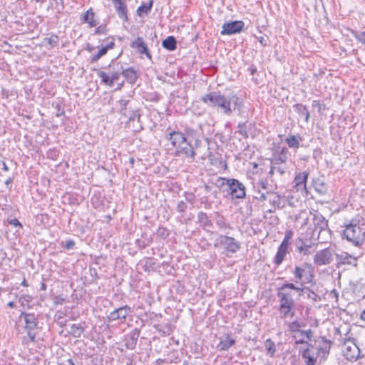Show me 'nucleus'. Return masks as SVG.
<instances>
[{"label":"nucleus","instance_id":"obj_55","mask_svg":"<svg viewBox=\"0 0 365 365\" xmlns=\"http://www.w3.org/2000/svg\"><path fill=\"white\" fill-rule=\"evenodd\" d=\"M9 223L14 227H19V228H22L21 223L16 218L9 220Z\"/></svg>","mask_w":365,"mask_h":365},{"label":"nucleus","instance_id":"obj_26","mask_svg":"<svg viewBox=\"0 0 365 365\" xmlns=\"http://www.w3.org/2000/svg\"><path fill=\"white\" fill-rule=\"evenodd\" d=\"M21 315L24 317L26 329H34L37 327L38 322L34 314L22 313Z\"/></svg>","mask_w":365,"mask_h":365},{"label":"nucleus","instance_id":"obj_17","mask_svg":"<svg viewBox=\"0 0 365 365\" xmlns=\"http://www.w3.org/2000/svg\"><path fill=\"white\" fill-rule=\"evenodd\" d=\"M180 361L179 357V353L178 350H173L170 351L165 358L163 359H158L155 364L156 365H163V364H178Z\"/></svg>","mask_w":365,"mask_h":365},{"label":"nucleus","instance_id":"obj_40","mask_svg":"<svg viewBox=\"0 0 365 365\" xmlns=\"http://www.w3.org/2000/svg\"><path fill=\"white\" fill-rule=\"evenodd\" d=\"M264 346L267 352L271 357H273L276 351L275 344L271 339H266Z\"/></svg>","mask_w":365,"mask_h":365},{"label":"nucleus","instance_id":"obj_60","mask_svg":"<svg viewBox=\"0 0 365 365\" xmlns=\"http://www.w3.org/2000/svg\"><path fill=\"white\" fill-rule=\"evenodd\" d=\"M63 302H64V299L60 296H56L54 298V303L55 304H61Z\"/></svg>","mask_w":365,"mask_h":365},{"label":"nucleus","instance_id":"obj_16","mask_svg":"<svg viewBox=\"0 0 365 365\" xmlns=\"http://www.w3.org/2000/svg\"><path fill=\"white\" fill-rule=\"evenodd\" d=\"M115 11L123 22L128 21L127 0H115Z\"/></svg>","mask_w":365,"mask_h":365},{"label":"nucleus","instance_id":"obj_28","mask_svg":"<svg viewBox=\"0 0 365 365\" xmlns=\"http://www.w3.org/2000/svg\"><path fill=\"white\" fill-rule=\"evenodd\" d=\"M139 334L136 330L130 333L129 335L125 336V345L129 349H133L137 343Z\"/></svg>","mask_w":365,"mask_h":365},{"label":"nucleus","instance_id":"obj_62","mask_svg":"<svg viewBox=\"0 0 365 365\" xmlns=\"http://www.w3.org/2000/svg\"><path fill=\"white\" fill-rule=\"evenodd\" d=\"M36 217L38 219H40L41 221H43L44 217H46V219L48 218V215L46 213H41V214L37 215Z\"/></svg>","mask_w":365,"mask_h":365},{"label":"nucleus","instance_id":"obj_49","mask_svg":"<svg viewBox=\"0 0 365 365\" xmlns=\"http://www.w3.org/2000/svg\"><path fill=\"white\" fill-rule=\"evenodd\" d=\"M152 242V239L151 238H147L144 240H136V245H138V247L143 249V248H145L146 247H148Z\"/></svg>","mask_w":365,"mask_h":365},{"label":"nucleus","instance_id":"obj_35","mask_svg":"<svg viewBox=\"0 0 365 365\" xmlns=\"http://www.w3.org/2000/svg\"><path fill=\"white\" fill-rule=\"evenodd\" d=\"M296 246L297 250L302 253L304 255H309L310 253L309 248H311V245H307L305 243L302 239L298 238L296 241Z\"/></svg>","mask_w":365,"mask_h":365},{"label":"nucleus","instance_id":"obj_22","mask_svg":"<svg viewBox=\"0 0 365 365\" xmlns=\"http://www.w3.org/2000/svg\"><path fill=\"white\" fill-rule=\"evenodd\" d=\"M294 110L298 114L300 118H304L305 123H308L310 118V113L308 110L307 106L302 103H296L293 105Z\"/></svg>","mask_w":365,"mask_h":365},{"label":"nucleus","instance_id":"obj_25","mask_svg":"<svg viewBox=\"0 0 365 365\" xmlns=\"http://www.w3.org/2000/svg\"><path fill=\"white\" fill-rule=\"evenodd\" d=\"M197 219L198 222L200 223L204 230L208 232L210 229L212 228L213 224L212 221L209 219L207 213L202 211L199 212L197 214Z\"/></svg>","mask_w":365,"mask_h":365},{"label":"nucleus","instance_id":"obj_42","mask_svg":"<svg viewBox=\"0 0 365 365\" xmlns=\"http://www.w3.org/2000/svg\"><path fill=\"white\" fill-rule=\"evenodd\" d=\"M158 329L160 332H162L164 336H169L173 331L172 326L169 324L158 325Z\"/></svg>","mask_w":365,"mask_h":365},{"label":"nucleus","instance_id":"obj_29","mask_svg":"<svg viewBox=\"0 0 365 365\" xmlns=\"http://www.w3.org/2000/svg\"><path fill=\"white\" fill-rule=\"evenodd\" d=\"M313 186L314 187L315 191L319 195H325L328 192L327 184L320 179H317L314 180Z\"/></svg>","mask_w":365,"mask_h":365},{"label":"nucleus","instance_id":"obj_2","mask_svg":"<svg viewBox=\"0 0 365 365\" xmlns=\"http://www.w3.org/2000/svg\"><path fill=\"white\" fill-rule=\"evenodd\" d=\"M201 101L208 107L220 111L226 115H230L233 110L239 111L243 107L242 101L237 96L227 98L220 91L207 93L201 97Z\"/></svg>","mask_w":365,"mask_h":365},{"label":"nucleus","instance_id":"obj_34","mask_svg":"<svg viewBox=\"0 0 365 365\" xmlns=\"http://www.w3.org/2000/svg\"><path fill=\"white\" fill-rule=\"evenodd\" d=\"M84 331V328L81 324H73L68 331L69 335L75 338L80 337Z\"/></svg>","mask_w":365,"mask_h":365},{"label":"nucleus","instance_id":"obj_38","mask_svg":"<svg viewBox=\"0 0 365 365\" xmlns=\"http://www.w3.org/2000/svg\"><path fill=\"white\" fill-rule=\"evenodd\" d=\"M153 0H150L148 3L141 4L137 9V14L139 16H142L143 14H148L153 7Z\"/></svg>","mask_w":365,"mask_h":365},{"label":"nucleus","instance_id":"obj_8","mask_svg":"<svg viewBox=\"0 0 365 365\" xmlns=\"http://www.w3.org/2000/svg\"><path fill=\"white\" fill-rule=\"evenodd\" d=\"M259 196L255 197L260 201L268 200L273 209L269 210V212H273L276 209H282L286 206L287 200L284 195H281L274 191H267L261 192L259 191Z\"/></svg>","mask_w":365,"mask_h":365},{"label":"nucleus","instance_id":"obj_21","mask_svg":"<svg viewBox=\"0 0 365 365\" xmlns=\"http://www.w3.org/2000/svg\"><path fill=\"white\" fill-rule=\"evenodd\" d=\"M82 24H87L89 28L95 27L97 25V22L95 19V14L92 9L87 10L83 13L81 18Z\"/></svg>","mask_w":365,"mask_h":365},{"label":"nucleus","instance_id":"obj_44","mask_svg":"<svg viewBox=\"0 0 365 365\" xmlns=\"http://www.w3.org/2000/svg\"><path fill=\"white\" fill-rule=\"evenodd\" d=\"M99 76L101 78V81L106 85L111 86L113 84V76H108L106 73L103 71L100 72Z\"/></svg>","mask_w":365,"mask_h":365},{"label":"nucleus","instance_id":"obj_63","mask_svg":"<svg viewBox=\"0 0 365 365\" xmlns=\"http://www.w3.org/2000/svg\"><path fill=\"white\" fill-rule=\"evenodd\" d=\"M258 41L259 42V43L262 46H267V41L264 39V37L262 36H260L258 38Z\"/></svg>","mask_w":365,"mask_h":365},{"label":"nucleus","instance_id":"obj_18","mask_svg":"<svg viewBox=\"0 0 365 365\" xmlns=\"http://www.w3.org/2000/svg\"><path fill=\"white\" fill-rule=\"evenodd\" d=\"M308 176L309 172L307 171L297 173L293 180L294 187H296L297 190L300 189L306 190V184L307 182Z\"/></svg>","mask_w":365,"mask_h":365},{"label":"nucleus","instance_id":"obj_61","mask_svg":"<svg viewBox=\"0 0 365 365\" xmlns=\"http://www.w3.org/2000/svg\"><path fill=\"white\" fill-rule=\"evenodd\" d=\"M151 96H152L151 101H159L160 95L158 93H157L156 92L152 93Z\"/></svg>","mask_w":365,"mask_h":365},{"label":"nucleus","instance_id":"obj_57","mask_svg":"<svg viewBox=\"0 0 365 365\" xmlns=\"http://www.w3.org/2000/svg\"><path fill=\"white\" fill-rule=\"evenodd\" d=\"M185 199H186V200H187L188 202H190V203H191V204L192 205V204H194V202H195V195H194L193 194H192V193H191V194H187V195H186V196H185Z\"/></svg>","mask_w":365,"mask_h":365},{"label":"nucleus","instance_id":"obj_59","mask_svg":"<svg viewBox=\"0 0 365 365\" xmlns=\"http://www.w3.org/2000/svg\"><path fill=\"white\" fill-rule=\"evenodd\" d=\"M248 71L250 72V75L254 76L255 73L257 72V68L255 66H251L248 68Z\"/></svg>","mask_w":365,"mask_h":365},{"label":"nucleus","instance_id":"obj_48","mask_svg":"<svg viewBox=\"0 0 365 365\" xmlns=\"http://www.w3.org/2000/svg\"><path fill=\"white\" fill-rule=\"evenodd\" d=\"M44 41L51 46H56L59 42V38L57 35L53 34L50 37L46 38Z\"/></svg>","mask_w":365,"mask_h":365},{"label":"nucleus","instance_id":"obj_27","mask_svg":"<svg viewBox=\"0 0 365 365\" xmlns=\"http://www.w3.org/2000/svg\"><path fill=\"white\" fill-rule=\"evenodd\" d=\"M122 76L126 79V81L130 83H134L137 78H138V74L137 71H135L133 68L129 67L125 70H123L121 73Z\"/></svg>","mask_w":365,"mask_h":365},{"label":"nucleus","instance_id":"obj_58","mask_svg":"<svg viewBox=\"0 0 365 365\" xmlns=\"http://www.w3.org/2000/svg\"><path fill=\"white\" fill-rule=\"evenodd\" d=\"M74 245H75V242H74V241H73V240H68V241H66V243L65 247H66V249H70V248L73 247Z\"/></svg>","mask_w":365,"mask_h":365},{"label":"nucleus","instance_id":"obj_15","mask_svg":"<svg viewBox=\"0 0 365 365\" xmlns=\"http://www.w3.org/2000/svg\"><path fill=\"white\" fill-rule=\"evenodd\" d=\"M333 260V255L329 248L318 251L314 257V263L318 266L327 265Z\"/></svg>","mask_w":365,"mask_h":365},{"label":"nucleus","instance_id":"obj_1","mask_svg":"<svg viewBox=\"0 0 365 365\" xmlns=\"http://www.w3.org/2000/svg\"><path fill=\"white\" fill-rule=\"evenodd\" d=\"M195 130L192 128H185V133L180 130H172L166 135V139L171 145L175 148V156L187 159L189 163L195 160V150L200 146L201 140L195 138L192 143L190 137L193 136Z\"/></svg>","mask_w":365,"mask_h":365},{"label":"nucleus","instance_id":"obj_10","mask_svg":"<svg viewBox=\"0 0 365 365\" xmlns=\"http://www.w3.org/2000/svg\"><path fill=\"white\" fill-rule=\"evenodd\" d=\"M312 222L314 229L312 231V236L317 235L319 239L320 235L323 233H330V230L328 227V220L320 213H316L313 215Z\"/></svg>","mask_w":365,"mask_h":365},{"label":"nucleus","instance_id":"obj_54","mask_svg":"<svg viewBox=\"0 0 365 365\" xmlns=\"http://www.w3.org/2000/svg\"><path fill=\"white\" fill-rule=\"evenodd\" d=\"M299 333L302 336L306 337L308 340H311L312 337V331L309 329L307 330H301L299 331Z\"/></svg>","mask_w":365,"mask_h":365},{"label":"nucleus","instance_id":"obj_5","mask_svg":"<svg viewBox=\"0 0 365 365\" xmlns=\"http://www.w3.org/2000/svg\"><path fill=\"white\" fill-rule=\"evenodd\" d=\"M342 237L355 246H361L365 242V222L361 216H356L344 224Z\"/></svg>","mask_w":365,"mask_h":365},{"label":"nucleus","instance_id":"obj_64","mask_svg":"<svg viewBox=\"0 0 365 365\" xmlns=\"http://www.w3.org/2000/svg\"><path fill=\"white\" fill-rule=\"evenodd\" d=\"M330 295L333 296L336 299V301L338 300L339 293L336 289L331 290L330 292Z\"/></svg>","mask_w":365,"mask_h":365},{"label":"nucleus","instance_id":"obj_50","mask_svg":"<svg viewBox=\"0 0 365 365\" xmlns=\"http://www.w3.org/2000/svg\"><path fill=\"white\" fill-rule=\"evenodd\" d=\"M292 235H293L292 231H291V230L287 231L285 233L284 237L280 245L289 247V240L292 239Z\"/></svg>","mask_w":365,"mask_h":365},{"label":"nucleus","instance_id":"obj_46","mask_svg":"<svg viewBox=\"0 0 365 365\" xmlns=\"http://www.w3.org/2000/svg\"><path fill=\"white\" fill-rule=\"evenodd\" d=\"M305 294L308 299H312L313 302H317L320 300V297L309 287L306 289Z\"/></svg>","mask_w":365,"mask_h":365},{"label":"nucleus","instance_id":"obj_12","mask_svg":"<svg viewBox=\"0 0 365 365\" xmlns=\"http://www.w3.org/2000/svg\"><path fill=\"white\" fill-rule=\"evenodd\" d=\"M130 47L135 49L141 58L145 55L149 60L152 61V55L147 43L142 37L138 36L133 41L130 43Z\"/></svg>","mask_w":365,"mask_h":365},{"label":"nucleus","instance_id":"obj_9","mask_svg":"<svg viewBox=\"0 0 365 365\" xmlns=\"http://www.w3.org/2000/svg\"><path fill=\"white\" fill-rule=\"evenodd\" d=\"M355 341V339L350 337L344 339L343 355L349 361H356L358 359L364 357L363 355L360 356V349L356 344Z\"/></svg>","mask_w":365,"mask_h":365},{"label":"nucleus","instance_id":"obj_31","mask_svg":"<svg viewBox=\"0 0 365 365\" xmlns=\"http://www.w3.org/2000/svg\"><path fill=\"white\" fill-rule=\"evenodd\" d=\"M235 344V339L227 335L225 339H221L217 347L221 351H227Z\"/></svg>","mask_w":365,"mask_h":365},{"label":"nucleus","instance_id":"obj_53","mask_svg":"<svg viewBox=\"0 0 365 365\" xmlns=\"http://www.w3.org/2000/svg\"><path fill=\"white\" fill-rule=\"evenodd\" d=\"M306 282H300V287L297 286V289H294L297 292L299 293V295L301 296L302 294H305L306 289H307V287H304V284Z\"/></svg>","mask_w":365,"mask_h":365},{"label":"nucleus","instance_id":"obj_14","mask_svg":"<svg viewBox=\"0 0 365 365\" xmlns=\"http://www.w3.org/2000/svg\"><path fill=\"white\" fill-rule=\"evenodd\" d=\"M244 25L245 24L242 21H233L225 23L222 26L220 34L223 36L238 34L242 30Z\"/></svg>","mask_w":365,"mask_h":365},{"label":"nucleus","instance_id":"obj_39","mask_svg":"<svg viewBox=\"0 0 365 365\" xmlns=\"http://www.w3.org/2000/svg\"><path fill=\"white\" fill-rule=\"evenodd\" d=\"M270 165L272 167L273 170H276V173L279 175H283L285 173L286 170L287 169V165L284 164H279L275 163V161L269 160Z\"/></svg>","mask_w":365,"mask_h":365},{"label":"nucleus","instance_id":"obj_7","mask_svg":"<svg viewBox=\"0 0 365 365\" xmlns=\"http://www.w3.org/2000/svg\"><path fill=\"white\" fill-rule=\"evenodd\" d=\"M214 247L222 249L226 256L237 253L241 249L240 241L226 235H219L215 240Z\"/></svg>","mask_w":365,"mask_h":365},{"label":"nucleus","instance_id":"obj_11","mask_svg":"<svg viewBox=\"0 0 365 365\" xmlns=\"http://www.w3.org/2000/svg\"><path fill=\"white\" fill-rule=\"evenodd\" d=\"M272 154L269 160L275 161L277 163L284 164L287 165L289 159V150L285 146H280L279 144H273Z\"/></svg>","mask_w":365,"mask_h":365},{"label":"nucleus","instance_id":"obj_13","mask_svg":"<svg viewBox=\"0 0 365 365\" xmlns=\"http://www.w3.org/2000/svg\"><path fill=\"white\" fill-rule=\"evenodd\" d=\"M307 267V264H304L303 266H295L293 274L294 278L296 279L295 282H306L310 283L312 282V278L314 276L310 273V271H307L305 267Z\"/></svg>","mask_w":365,"mask_h":365},{"label":"nucleus","instance_id":"obj_36","mask_svg":"<svg viewBox=\"0 0 365 365\" xmlns=\"http://www.w3.org/2000/svg\"><path fill=\"white\" fill-rule=\"evenodd\" d=\"M257 188L258 192H267V191H272L270 187L271 185L268 184L267 179H260L258 182L254 184V188Z\"/></svg>","mask_w":365,"mask_h":365},{"label":"nucleus","instance_id":"obj_6","mask_svg":"<svg viewBox=\"0 0 365 365\" xmlns=\"http://www.w3.org/2000/svg\"><path fill=\"white\" fill-rule=\"evenodd\" d=\"M215 185L218 187L225 186L226 188L223 190V192L231 195L232 199H243L246 196L245 185L237 179L218 177Z\"/></svg>","mask_w":365,"mask_h":365},{"label":"nucleus","instance_id":"obj_33","mask_svg":"<svg viewBox=\"0 0 365 365\" xmlns=\"http://www.w3.org/2000/svg\"><path fill=\"white\" fill-rule=\"evenodd\" d=\"M215 220L216 225L220 230L230 228V223L226 220L224 216L219 212L215 213Z\"/></svg>","mask_w":365,"mask_h":365},{"label":"nucleus","instance_id":"obj_3","mask_svg":"<svg viewBox=\"0 0 365 365\" xmlns=\"http://www.w3.org/2000/svg\"><path fill=\"white\" fill-rule=\"evenodd\" d=\"M297 289V285L285 282L278 289L277 296L279 298V314L281 319L293 317L295 314L296 303L292 290Z\"/></svg>","mask_w":365,"mask_h":365},{"label":"nucleus","instance_id":"obj_47","mask_svg":"<svg viewBox=\"0 0 365 365\" xmlns=\"http://www.w3.org/2000/svg\"><path fill=\"white\" fill-rule=\"evenodd\" d=\"M237 128H238L237 133H239L240 135H242L244 138H245V139L248 138V133L247 130L246 123H239L237 125Z\"/></svg>","mask_w":365,"mask_h":365},{"label":"nucleus","instance_id":"obj_56","mask_svg":"<svg viewBox=\"0 0 365 365\" xmlns=\"http://www.w3.org/2000/svg\"><path fill=\"white\" fill-rule=\"evenodd\" d=\"M27 334L29 339L31 342H34L36 340V334L32 331L33 329H27Z\"/></svg>","mask_w":365,"mask_h":365},{"label":"nucleus","instance_id":"obj_30","mask_svg":"<svg viewBox=\"0 0 365 365\" xmlns=\"http://www.w3.org/2000/svg\"><path fill=\"white\" fill-rule=\"evenodd\" d=\"M162 46L164 48L173 51L177 48V41L173 36H170L163 41Z\"/></svg>","mask_w":365,"mask_h":365},{"label":"nucleus","instance_id":"obj_4","mask_svg":"<svg viewBox=\"0 0 365 365\" xmlns=\"http://www.w3.org/2000/svg\"><path fill=\"white\" fill-rule=\"evenodd\" d=\"M130 96H128L125 98L119 100L115 104V110H118L119 114L118 121L120 125H125L126 126H132L136 130L142 129L143 127L135 126V122L139 123L140 115L134 110L132 106V101H130Z\"/></svg>","mask_w":365,"mask_h":365},{"label":"nucleus","instance_id":"obj_37","mask_svg":"<svg viewBox=\"0 0 365 365\" xmlns=\"http://www.w3.org/2000/svg\"><path fill=\"white\" fill-rule=\"evenodd\" d=\"M302 357L304 359L305 365H314L316 359L314 356L311 354V351L309 348L303 350Z\"/></svg>","mask_w":365,"mask_h":365},{"label":"nucleus","instance_id":"obj_41","mask_svg":"<svg viewBox=\"0 0 365 365\" xmlns=\"http://www.w3.org/2000/svg\"><path fill=\"white\" fill-rule=\"evenodd\" d=\"M351 35L361 43L365 46V31H357L353 29H349Z\"/></svg>","mask_w":365,"mask_h":365},{"label":"nucleus","instance_id":"obj_20","mask_svg":"<svg viewBox=\"0 0 365 365\" xmlns=\"http://www.w3.org/2000/svg\"><path fill=\"white\" fill-rule=\"evenodd\" d=\"M302 140V137H301L299 134H289L284 139V143L288 145L289 148L297 150L300 147V143Z\"/></svg>","mask_w":365,"mask_h":365},{"label":"nucleus","instance_id":"obj_45","mask_svg":"<svg viewBox=\"0 0 365 365\" xmlns=\"http://www.w3.org/2000/svg\"><path fill=\"white\" fill-rule=\"evenodd\" d=\"M110 48H111V46H106V47L101 48L98 51V53L94 54L91 56V61L92 62L97 61L102 56L105 55L107 53L108 49Z\"/></svg>","mask_w":365,"mask_h":365},{"label":"nucleus","instance_id":"obj_32","mask_svg":"<svg viewBox=\"0 0 365 365\" xmlns=\"http://www.w3.org/2000/svg\"><path fill=\"white\" fill-rule=\"evenodd\" d=\"M285 324L288 327V331L291 333L299 332L301 328L306 326L304 323L298 322L297 320L285 322Z\"/></svg>","mask_w":365,"mask_h":365},{"label":"nucleus","instance_id":"obj_19","mask_svg":"<svg viewBox=\"0 0 365 365\" xmlns=\"http://www.w3.org/2000/svg\"><path fill=\"white\" fill-rule=\"evenodd\" d=\"M130 312V309L128 306H124L118 309L115 308V324H127L126 319Z\"/></svg>","mask_w":365,"mask_h":365},{"label":"nucleus","instance_id":"obj_43","mask_svg":"<svg viewBox=\"0 0 365 365\" xmlns=\"http://www.w3.org/2000/svg\"><path fill=\"white\" fill-rule=\"evenodd\" d=\"M312 106L317 109L319 114L322 115L323 112L327 109L326 105L322 103L319 100H314L312 102Z\"/></svg>","mask_w":365,"mask_h":365},{"label":"nucleus","instance_id":"obj_24","mask_svg":"<svg viewBox=\"0 0 365 365\" xmlns=\"http://www.w3.org/2000/svg\"><path fill=\"white\" fill-rule=\"evenodd\" d=\"M288 247L287 246L279 245V246L277 248V253L275 255V257L274 258L273 262L279 266L280 265L282 262L284 261L287 254L288 253Z\"/></svg>","mask_w":365,"mask_h":365},{"label":"nucleus","instance_id":"obj_51","mask_svg":"<svg viewBox=\"0 0 365 365\" xmlns=\"http://www.w3.org/2000/svg\"><path fill=\"white\" fill-rule=\"evenodd\" d=\"M156 234L158 236L165 239L169 235V231L164 227H159L157 230Z\"/></svg>","mask_w":365,"mask_h":365},{"label":"nucleus","instance_id":"obj_52","mask_svg":"<svg viewBox=\"0 0 365 365\" xmlns=\"http://www.w3.org/2000/svg\"><path fill=\"white\" fill-rule=\"evenodd\" d=\"M187 204L181 200L180 202H178V205H177V207H176V210L178 212H180V213H182L184 212H185V210H187Z\"/></svg>","mask_w":365,"mask_h":365},{"label":"nucleus","instance_id":"obj_23","mask_svg":"<svg viewBox=\"0 0 365 365\" xmlns=\"http://www.w3.org/2000/svg\"><path fill=\"white\" fill-rule=\"evenodd\" d=\"M336 259L338 264H356V259L347 252L336 254Z\"/></svg>","mask_w":365,"mask_h":365}]
</instances>
